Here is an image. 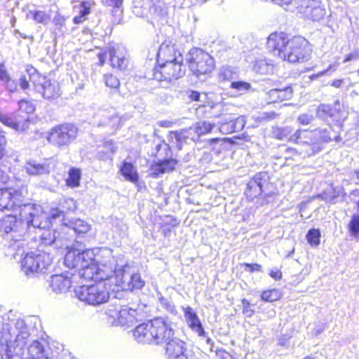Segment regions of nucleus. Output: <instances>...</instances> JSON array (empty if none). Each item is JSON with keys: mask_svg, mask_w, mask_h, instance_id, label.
Here are the masks:
<instances>
[{"mask_svg": "<svg viewBox=\"0 0 359 359\" xmlns=\"http://www.w3.org/2000/svg\"><path fill=\"white\" fill-rule=\"evenodd\" d=\"M64 217V212L58 208L52 209L48 215L40 205L25 204L21 207L19 219L8 215L0 220V231L6 239L13 241V243H11V247L20 251V248L24 244L22 238L30 225L45 231L50 224L53 225V221L57 219L63 220Z\"/></svg>", "mask_w": 359, "mask_h": 359, "instance_id": "nucleus-1", "label": "nucleus"}, {"mask_svg": "<svg viewBox=\"0 0 359 359\" xmlns=\"http://www.w3.org/2000/svg\"><path fill=\"white\" fill-rule=\"evenodd\" d=\"M267 45L275 57L291 63L304 62L309 58L311 54V50L305 39H290L284 32L271 34L268 37Z\"/></svg>", "mask_w": 359, "mask_h": 359, "instance_id": "nucleus-2", "label": "nucleus"}, {"mask_svg": "<svg viewBox=\"0 0 359 359\" xmlns=\"http://www.w3.org/2000/svg\"><path fill=\"white\" fill-rule=\"evenodd\" d=\"M95 257L93 262L81 272V278L85 280H94L95 281H106L115 285V277L117 271L123 270V262L118 260L109 248L95 250Z\"/></svg>", "mask_w": 359, "mask_h": 359, "instance_id": "nucleus-3", "label": "nucleus"}, {"mask_svg": "<svg viewBox=\"0 0 359 359\" xmlns=\"http://www.w3.org/2000/svg\"><path fill=\"white\" fill-rule=\"evenodd\" d=\"M47 229L41 233V245L53 246L54 248H69V243L74 240V234L88 233L90 225L78 219L70 222L69 224H62L57 230Z\"/></svg>", "mask_w": 359, "mask_h": 359, "instance_id": "nucleus-4", "label": "nucleus"}, {"mask_svg": "<svg viewBox=\"0 0 359 359\" xmlns=\"http://www.w3.org/2000/svg\"><path fill=\"white\" fill-rule=\"evenodd\" d=\"M29 337L28 329L23 320H17L13 326L3 325L0 344L5 345L6 349L5 353L1 354V359H12L14 354H22Z\"/></svg>", "mask_w": 359, "mask_h": 359, "instance_id": "nucleus-5", "label": "nucleus"}, {"mask_svg": "<svg viewBox=\"0 0 359 359\" xmlns=\"http://www.w3.org/2000/svg\"><path fill=\"white\" fill-rule=\"evenodd\" d=\"M110 285L106 281H98L91 285H82L74 290L75 296L89 305L97 306L107 302L110 297ZM112 291L115 288L111 289Z\"/></svg>", "mask_w": 359, "mask_h": 359, "instance_id": "nucleus-6", "label": "nucleus"}, {"mask_svg": "<svg viewBox=\"0 0 359 359\" xmlns=\"http://www.w3.org/2000/svg\"><path fill=\"white\" fill-rule=\"evenodd\" d=\"M53 257L41 250L27 252L21 261V268L27 276L34 277L46 273L50 268Z\"/></svg>", "mask_w": 359, "mask_h": 359, "instance_id": "nucleus-7", "label": "nucleus"}, {"mask_svg": "<svg viewBox=\"0 0 359 359\" xmlns=\"http://www.w3.org/2000/svg\"><path fill=\"white\" fill-rule=\"evenodd\" d=\"M186 62L191 72L198 77L210 73L215 67L213 57L198 48L189 50L186 57Z\"/></svg>", "mask_w": 359, "mask_h": 359, "instance_id": "nucleus-8", "label": "nucleus"}, {"mask_svg": "<svg viewBox=\"0 0 359 359\" xmlns=\"http://www.w3.org/2000/svg\"><path fill=\"white\" fill-rule=\"evenodd\" d=\"M28 72H29V79L34 86V90L45 99H55L60 96V87L56 81H51L46 76L36 72L35 69L30 68Z\"/></svg>", "mask_w": 359, "mask_h": 359, "instance_id": "nucleus-9", "label": "nucleus"}, {"mask_svg": "<svg viewBox=\"0 0 359 359\" xmlns=\"http://www.w3.org/2000/svg\"><path fill=\"white\" fill-rule=\"evenodd\" d=\"M67 249L68 251L65 257V264L71 269L79 267V276L81 278V272L89 268V264L95 259V250L88 249L81 252L75 248Z\"/></svg>", "mask_w": 359, "mask_h": 359, "instance_id": "nucleus-10", "label": "nucleus"}, {"mask_svg": "<svg viewBox=\"0 0 359 359\" xmlns=\"http://www.w3.org/2000/svg\"><path fill=\"white\" fill-rule=\"evenodd\" d=\"M77 128L72 124H63L53 128L48 133L47 140L59 148L68 147L76 137Z\"/></svg>", "mask_w": 359, "mask_h": 359, "instance_id": "nucleus-11", "label": "nucleus"}, {"mask_svg": "<svg viewBox=\"0 0 359 359\" xmlns=\"http://www.w3.org/2000/svg\"><path fill=\"white\" fill-rule=\"evenodd\" d=\"M158 64V67L154 72V79L157 81L170 83L185 74L186 69L182 62L170 61Z\"/></svg>", "mask_w": 359, "mask_h": 359, "instance_id": "nucleus-12", "label": "nucleus"}, {"mask_svg": "<svg viewBox=\"0 0 359 359\" xmlns=\"http://www.w3.org/2000/svg\"><path fill=\"white\" fill-rule=\"evenodd\" d=\"M297 12L313 21L322 20L326 13L325 6L318 0H297Z\"/></svg>", "mask_w": 359, "mask_h": 359, "instance_id": "nucleus-13", "label": "nucleus"}, {"mask_svg": "<svg viewBox=\"0 0 359 359\" xmlns=\"http://www.w3.org/2000/svg\"><path fill=\"white\" fill-rule=\"evenodd\" d=\"M115 287L116 290H140L144 285V281L139 273L130 274L126 269L117 271L115 277Z\"/></svg>", "mask_w": 359, "mask_h": 359, "instance_id": "nucleus-14", "label": "nucleus"}, {"mask_svg": "<svg viewBox=\"0 0 359 359\" xmlns=\"http://www.w3.org/2000/svg\"><path fill=\"white\" fill-rule=\"evenodd\" d=\"M154 344H166L172 339L174 330L172 323L162 318L153 320Z\"/></svg>", "mask_w": 359, "mask_h": 359, "instance_id": "nucleus-15", "label": "nucleus"}, {"mask_svg": "<svg viewBox=\"0 0 359 359\" xmlns=\"http://www.w3.org/2000/svg\"><path fill=\"white\" fill-rule=\"evenodd\" d=\"M22 196L20 191L13 188L0 189V211L14 210L21 207Z\"/></svg>", "mask_w": 359, "mask_h": 359, "instance_id": "nucleus-16", "label": "nucleus"}, {"mask_svg": "<svg viewBox=\"0 0 359 359\" xmlns=\"http://www.w3.org/2000/svg\"><path fill=\"white\" fill-rule=\"evenodd\" d=\"M172 61L183 62L182 55L177 51L175 46L170 41L163 42L158 48L157 62H168Z\"/></svg>", "mask_w": 359, "mask_h": 359, "instance_id": "nucleus-17", "label": "nucleus"}, {"mask_svg": "<svg viewBox=\"0 0 359 359\" xmlns=\"http://www.w3.org/2000/svg\"><path fill=\"white\" fill-rule=\"evenodd\" d=\"M111 65L113 68L122 70L127 67L128 60L126 59V51L125 48L116 45L109 49Z\"/></svg>", "mask_w": 359, "mask_h": 359, "instance_id": "nucleus-18", "label": "nucleus"}, {"mask_svg": "<svg viewBox=\"0 0 359 359\" xmlns=\"http://www.w3.org/2000/svg\"><path fill=\"white\" fill-rule=\"evenodd\" d=\"M153 320L137 325L133 332L135 340L142 344H154Z\"/></svg>", "mask_w": 359, "mask_h": 359, "instance_id": "nucleus-19", "label": "nucleus"}, {"mask_svg": "<svg viewBox=\"0 0 359 359\" xmlns=\"http://www.w3.org/2000/svg\"><path fill=\"white\" fill-rule=\"evenodd\" d=\"M72 281L68 273L53 275L50 278V287L56 294L65 293L69 290Z\"/></svg>", "mask_w": 359, "mask_h": 359, "instance_id": "nucleus-20", "label": "nucleus"}, {"mask_svg": "<svg viewBox=\"0 0 359 359\" xmlns=\"http://www.w3.org/2000/svg\"><path fill=\"white\" fill-rule=\"evenodd\" d=\"M184 345L183 341L173 336L172 339L166 343V353L170 359H188L184 354Z\"/></svg>", "mask_w": 359, "mask_h": 359, "instance_id": "nucleus-21", "label": "nucleus"}, {"mask_svg": "<svg viewBox=\"0 0 359 359\" xmlns=\"http://www.w3.org/2000/svg\"><path fill=\"white\" fill-rule=\"evenodd\" d=\"M184 313V318L187 324L192 331L198 334V336H203L205 331L202 323L198 317L196 313L190 306L182 307Z\"/></svg>", "mask_w": 359, "mask_h": 359, "instance_id": "nucleus-22", "label": "nucleus"}, {"mask_svg": "<svg viewBox=\"0 0 359 359\" xmlns=\"http://www.w3.org/2000/svg\"><path fill=\"white\" fill-rule=\"evenodd\" d=\"M0 121L5 126H8L16 131L23 132L29 128L30 124L29 117L25 116L22 118L15 120L8 114H3L0 112Z\"/></svg>", "mask_w": 359, "mask_h": 359, "instance_id": "nucleus-23", "label": "nucleus"}, {"mask_svg": "<svg viewBox=\"0 0 359 359\" xmlns=\"http://www.w3.org/2000/svg\"><path fill=\"white\" fill-rule=\"evenodd\" d=\"M318 134V131L297 130L290 137L289 140L299 144L316 145L313 137H316Z\"/></svg>", "mask_w": 359, "mask_h": 359, "instance_id": "nucleus-24", "label": "nucleus"}, {"mask_svg": "<svg viewBox=\"0 0 359 359\" xmlns=\"http://www.w3.org/2000/svg\"><path fill=\"white\" fill-rule=\"evenodd\" d=\"M177 161L172 158L154 162L151 166V175L158 176L161 174L171 172L175 169Z\"/></svg>", "mask_w": 359, "mask_h": 359, "instance_id": "nucleus-25", "label": "nucleus"}, {"mask_svg": "<svg viewBox=\"0 0 359 359\" xmlns=\"http://www.w3.org/2000/svg\"><path fill=\"white\" fill-rule=\"evenodd\" d=\"M25 169L29 175H48L50 172V166L47 163H40L35 160L27 161Z\"/></svg>", "mask_w": 359, "mask_h": 359, "instance_id": "nucleus-26", "label": "nucleus"}, {"mask_svg": "<svg viewBox=\"0 0 359 359\" xmlns=\"http://www.w3.org/2000/svg\"><path fill=\"white\" fill-rule=\"evenodd\" d=\"M137 311L121 306L117 325H126L133 324L136 320Z\"/></svg>", "mask_w": 359, "mask_h": 359, "instance_id": "nucleus-27", "label": "nucleus"}, {"mask_svg": "<svg viewBox=\"0 0 359 359\" xmlns=\"http://www.w3.org/2000/svg\"><path fill=\"white\" fill-rule=\"evenodd\" d=\"M120 172L126 180L137 183L139 180V175L134 165L128 162H124L121 166Z\"/></svg>", "mask_w": 359, "mask_h": 359, "instance_id": "nucleus-28", "label": "nucleus"}, {"mask_svg": "<svg viewBox=\"0 0 359 359\" xmlns=\"http://www.w3.org/2000/svg\"><path fill=\"white\" fill-rule=\"evenodd\" d=\"M246 121L245 117L243 116H238L234 121H230L229 124L223 123L219 128L221 132L225 130L227 133H236L241 131L245 125Z\"/></svg>", "mask_w": 359, "mask_h": 359, "instance_id": "nucleus-29", "label": "nucleus"}, {"mask_svg": "<svg viewBox=\"0 0 359 359\" xmlns=\"http://www.w3.org/2000/svg\"><path fill=\"white\" fill-rule=\"evenodd\" d=\"M215 128V123L208 121H199L193 127L189 128V130L193 131L196 135L198 140L201 136L210 133Z\"/></svg>", "mask_w": 359, "mask_h": 359, "instance_id": "nucleus-30", "label": "nucleus"}, {"mask_svg": "<svg viewBox=\"0 0 359 359\" xmlns=\"http://www.w3.org/2000/svg\"><path fill=\"white\" fill-rule=\"evenodd\" d=\"M253 70L257 74H270L273 72V65L267 62L265 59L259 58L255 60Z\"/></svg>", "mask_w": 359, "mask_h": 359, "instance_id": "nucleus-31", "label": "nucleus"}, {"mask_svg": "<svg viewBox=\"0 0 359 359\" xmlns=\"http://www.w3.org/2000/svg\"><path fill=\"white\" fill-rule=\"evenodd\" d=\"M117 147L111 140L106 141L103 145V149L97 153V158L100 160H111Z\"/></svg>", "mask_w": 359, "mask_h": 359, "instance_id": "nucleus-32", "label": "nucleus"}, {"mask_svg": "<svg viewBox=\"0 0 359 359\" xmlns=\"http://www.w3.org/2000/svg\"><path fill=\"white\" fill-rule=\"evenodd\" d=\"M27 17L33 19L36 23L47 25L50 20L51 15L50 12L45 11L33 10L29 11Z\"/></svg>", "mask_w": 359, "mask_h": 359, "instance_id": "nucleus-33", "label": "nucleus"}, {"mask_svg": "<svg viewBox=\"0 0 359 359\" xmlns=\"http://www.w3.org/2000/svg\"><path fill=\"white\" fill-rule=\"evenodd\" d=\"M81 172L79 168H72L68 172L66 184L72 188L78 187L80 185Z\"/></svg>", "mask_w": 359, "mask_h": 359, "instance_id": "nucleus-34", "label": "nucleus"}, {"mask_svg": "<svg viewBox=\"0 0 359 359\" xmlns=\"http://www.w3.org/2000/svg\"><path fill=\"white\" fill-rule=\"evenodd\" d=\"M90 9V4L89 2L83 1L79 7V15L75 16L73 19L74 24H79L83 22L86 19V16L89 14Z\"/></svg>", "mask_w": 359, "mask_h": 359, "instance_id": "nucleus-35", "label": "nucleus"}, {"mask_svg": "<svg viewBox=\"0 0 359 359\" xmlns=\"http://www.w3.org/2000/svg\"><path fill=\"white\" fill-rule=\"evenodd\" d=\"M282 297L280 291L278 289H272L264 291L261 294L263 301L272 302L280 299Z\"/></svg>", "mask_w": 359, "mask_h": 359, "instance_id": "nucleus-36", "label": "nucleus"}, {"mask_svg": "<svg viewBox=\"0 0 359 359\" xmlns=\"http://www.w3.org/2000/svg\"><path fill=\"white\" fill-rule=\"evenodd\" d=\"M313 131L318 132V134L316 136V137H313L316 145L324 142H327L331 140L330 131L327 128L316 129Z\"/></svg>", "mask_w": 359, "mask_h": 359, "instance_id": "nucleus-37", "label": "nucleus"}, {"mask_svg": "<svg viewBox=\"0 0 359 359\" xmlns=\"http://www.w3.org/2000/svg\"><path fill=\"white\" fill-rule=\"evenodd\" d=\"M348 228L351 236L357 237L359 235V214H354L352 216Z\"/></svg>", "mask_w": 359, "mask_h": 359, "instance_id": "nucleus-38", "label": "nucleus"}, {"mask_svg": "<svg viewBox=\"0 0 359 359\" xmlns=\"http://www.w3.org/2000/svg\"><path fill=\"white\" fill-rule=\"evenodd\" d=\"M320 232L318 229H313L309 231L306 235L308 243L311 246H318L320 243Z\"/></svg>", "mask_w": 359, "mask_h": 359, "instance_id": "nucleus-39", "label": "nucleus"}, {"mask_svg": "<svg viewBox=\"0 0 359 359\" xmlns=\"http://www.w3.org/2000/svg\"><path fill=\"white\" fill-rule=\"evenodd\" d=\"M230 88L241 93H244L250 90L251 85L250 83L245 81H233L231 83Z\"/></svg>", "mask_w": 359, "mask_h": 359, "instance_id": "nucleus-40", "label": "nucleus"}, {"mask_svg": "<svg viewBox=\"0 0 359 359\" xmlns=\"http://www.w3.org/2000/svg\"><path fill=\"white\" fill-rule=\"evenodd\" d=\"M121 306L115 305L109 308L106 312L107 315L112 319L111 323L117 325Z\"/></svg>", "mask_w": 359, "mask_h": 359, "instance_id": "nucleus-41", "label": "nucleus"}, {"mask_svg": "<svg viewBox=\"0 0 359 359\" xmlns=\"http://www.w3.org/2000/svg\"><path fill=\"white\" fill-rule=\"evenodd\" d=\"M104 82L107 86L111 88L116 89L120 86L118 79L111 74L104 75Z\"/></svg>", "mask_w": 359, "mask_h": 359, "instance_id": "nucleus-42", "label": "nucleus"}, {"mask_svg": "<svg viewBox=\"0 0 359 359\" xmlns=\"http://www.w3.org/2000/svg\"><path fill=\"white\" fill-rule=\"evenodd\" d=\"M19 109L27 114L26 116L29 117V114H32L35 110L34 104L29 101L22 100L18 102Z\"/></svg>", "mask_w": 359, "mask_h": 359, "instance_id": "nucleus-43", "label": "nucleus"}, {"mask_svg": "<svg viewBox=\"0 0 359 359\" xmlns=\"http://www.w3.org/2000/svg\"><path fill=\"white\" fill-rule=\"evenodd\" d=\"M318 115L320 117H325L326 116H332L334 115L333 114V109L332 107L328 104H320L318 107Z\"/></svg>", "mask_w": 359, "mask_h": 359, "instance_id": "nucleus-44", "label": "nucleus"}, {"mask_svg": "<svg viewBox=\"0 0 359 359\" xmlns=\"http://www.w3.org/2000/svg\"><path fill=\"white\" fill-rule=\"evenodd\" d=\"M278 94L280 102L289 100L292 96V90L290 87H287L283 89H278Z\"/></svg>", "mask_w": 359, "mask_h": 359, "instance_id": "nucleus-45", "label": "nucleus"}, {"mask_svg": "<svg viewBox=\"0 0 359 359\" xmlns=\"http://www.w3.org/2000/svg\"><path fill=\"white\" fill-rule=\"evenodd\" d=\"M292 132V130L290 127L285 128H278L274 130V134L276 135L277 138L279 140H283L287 137Z\"/></svg>", "mask_w": 359, "mask_h": 359, "instance_id": "nucleus-46", "label": "nucleus"}, {"mask_svg": "<svg viewBox=\"0 0 359 359\" xmlns=\"http://www.w3.org/2000/svg\"><path fill=\"white\" fill-rule=\"evenodd\" d=\"M219 79L222 80H231L233 77V72L229 67H224L219 72Z\"/></svg>", "mask_w": 359, "mask_h": 359, "instance_id": "nucleus-47", "label": "nucleus"}, {"mask_svg": "<svg viewBox=\"0 0 359 359\" xmlns=\"http://www.w3.org/2000/svg\"><path fill=\"white\" fill-rule=\"evenodd\" d=\"M161 305L170 313L172 314L177 313V310L175 305L166 299H161Z\"/></svg>", "mask_w": 359, "mask_h": 359, "instance_id": "nucleus-48", "label": "nucleus"}, {"mask_svg": "<svg viewBox=\"0 0 359 359\" xmlns=\"http://www.w3.org/2000/svg\"><path fill=\"white\" fill-rule=\"evenodd\" d=\"M266 100L268 103L280 102L278 98V89L275 88L269 90L267 93Z\"/></svg>", "mask_w": 359, "mask_h": 359, "instance_id": "nucleus-49", "label": "nucleus"}, {"mask_svg": "<svg viewBox=\"0 0 359 359\" xmlns=\"http://www.w3.org/2000/svg\"><path fill=\"white\" fill-rule=\"evenodd\" d=\"M4 83H5L6 89L9 92L14 93L17 90L18 83L15 80L11 79L10 76L8 78V79H6L4 81Z\"/></svg>", "mask_w": 359, "mask_h": 359, "instance_id": "nucleus-50", "label": "nucleus"}, {"mask_svg": "<svg viewBox=\"0 0 359 359\" xmlns=\"http://www.w3.org/2000/svg\"><path fill=\"white\" fill-rule=\"evenodd\" d=\"M313 119V116L312 114H302L299 116L297 121L302 125H308Z\"/></svg>", "mask_w": 359, "mask_h": 359, "instance_id": "nucleus-51", "label": "nucleus"}, {"mask_svg": "<svg viewBox=\"0 0 359 359\" xmlns=\"http://www.w3.org/2000/svg\"><path fill=\"white\" fill-rule=\"evenodd\" d=\"M30 68H33V67H27V72L29 74V72H28V70L30 69ZM29 81L31 82L30 79H29V80H27L25 76H20V78L19 79V85H20V88L23 90L28 89L29 87Z\"/></svg>", "mask_w": 359, "mask_h": 359, "instance_id": "nucleus-52", "label": "nucleus"}, {"mask_svg": "<svg viewBox=\"0 0 359 359\" xmlns=\"http://www.w3.org/2000/svg\"><path fill=\"white\" fill-rule=\"evenodd\" d=\"M242 305L243 313L246 314L248 316H251L253 314L254 311L250 309V302L247 299H243L242 300Z\"/></svg>", "mask_w": 359, "mask_h": 359, "instance_id": "nucleus-53", "label": "nucleus"}, {"mask_svg": "<svg viewBox=\"0 0 359 359\" xmlns=\"http://www.w3.org/2000/svg\"><path fill=\"white\" fill-rule=\"evenodd\" d=\"M243 265L245 266V269L251 273H252L254 271H261V269H262V266L258 264L245 263V264H243Z\"/></svg>", "mask_w": 359, "mask_h": 359, "instance_id": "nucleus-54", "label": "nucleus"}, {"mask_svg": "<svg viewBox=\"0 0 359 359\" xmlns=\"http://www.w3.org/2000/svg\"><path fill=\"white\" fill-rule=\"evenodd\" d=\"M359 59V52L358 51H353L352 53H348L346 55L344 59L343 62L346 63L352 60H356Z\"/></svg>", "mask_w": 359, "mask_h": 359, "instance_id": "nucleus-55", "label": "nucleus"}, {"mask_svg": "<svg viewBox=\"0 0 359 359\" xmlns=\"http://www.w3.org/2000/svg\"><path fill=\"white\" fill-rule=\"evenodd\" d=\"M102 2L107 6L118 8L123 2V0H101Z\"/></svg>", "mask_w": 359, "mask_h": 359, "instance_id": "nucleus-56", "label": "nucleus"}, {"mask_svg": "<svg viewBox=\"0 0 359 359\" xmlns=\"http://www.w3.org/2000/svg\"><path fill=\"white\" fill-rule=\"evenodd\" d=\"M8 77L9 75L7 73L5 66L3 64H0V80L4 82Z\"/></svg>", "mask_w": 359, "mask_h": 359, "instance_id": "nucleus-57", "label": "nucleus"}, {"mask_svg": "<svg viewBox=\"0 0 359 359\" xmlns=\"http://www.w3.org/2000/svg\"><path fill=\"white\" fill-rule=\"evenodd\" d=\"M339 65V62L338 61H337L334 63L330 65L328 68L325 71L320 72L317 76L324 75L326 72H334L337 69V68L338 67Z\"/></svg>", "mask_w": 359, "mask_h": 359, "instance_id": "nucleus-58", "label": "nucleus"}, {"mask_svg": "<svg viewBox=\"0 0 359 359\" xmlns=\"http://www.w3.org/2000/svg\"><path fill=\"white\" fill-rule=\"evenodd\" d=\"M259 180H260V178H259L258 177H256V178L255 179V181L253 182H250L248 184V187L250 188L254 187V184H255L256 186V187L258 188L257 194H260L262 192V185Z\"/></svg>", "mask_w": 359, "mask_h": 359, "instance_id": "nucleus-59", "label": "nucleus"}, {"mask_svg": "<svg viewBox=\"0 0 359 359\" xmlns=\"http://www.w3.org/2000/svg\"><path fill=\"white\" fill-rule=\"evenodd\" d=\"M269 276L274 280H280L282 278V273L278 269H271Z\"/></svg>", "mask_w": 359, "mask_h": 359, "instance_id": "nucleus-60", "label": "nucleus"}, {"mask_svg": "<svg viewBox=\"0 0 359 359\" xmlns=\"http://www.w3.org/2000/svg\"><path fill=\"white\" fill-rule=\"evenodd\" d=\"M276 116H277L276 114L273 111L264 112L262 114L261 118L271 120V119H274L275 118H276Z\"/></svg>", "mask_w": 359, "mask_h": 359, "instance_id": "nucleus-61", "label": "nucleus"}, {"mask_svg": "<svg viewBox=\"0 0 359 359\" xmlns=\"http://www.w3.org/2000/svg\"><path fill=\"white\" fill-rule=\"evenodd\" d=\"M276 4H278L281 6L289 5L292 0H271Z\"/></svg>", "mask_w": 359, "mask_h": 359, "instance_id": "nucleus-62", "label": "nucleus"}, {"mask_svg": "<svg viewBox=\"0 0 359 359\" xmlns=\"http://www.w3.org/2000/svg\"><path fill=\"white\" fill-rule=\"evenodd\" d=\"M225 107L226 104L222 103L214 104L210 106L211 108H219L221 110V114H223L226 111Z\"/></svg>", "mask_w": 359, "mask_h": 359, "instance_id": "nucleus-63", "label": "nucleus"}, {"mask_svg": "<svg viewBox=\"0 0 359 359\" xmlns=\"http://www.w3.org/2000/svg\"><path fill=\"white\" fill-rule=\"evenodd\" d=\"M6 143V139L4 135V133L0 130V145H5Z\"/></svg>", "mask_w": 359, "mask_h": 359, "instance_id": "nucleus-64", "label": "nucleus"}]
</instances>
